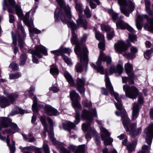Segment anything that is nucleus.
I'll return each mask as SVG.
<instances>
[{
  "mask_svg": "<svg viewBox=\"0 0 153 153\" xmlns=\"http://www.w3.org/2000/svg\"><path fill=\"white\" fill-rule=\"evenodd\" d=\"M61 8L60 10L57 8L55 11L54 17L55 21H57L59 19H60L63 23L67 24L68 27L71 28L72 31L71 42L72 44L76 45L74 51L76 54L84 52L85 49L87 48H85L81 49L76 35L73 31L76 26L74 22L71 20L72 15L70 7L68 6H65L64 5Z\"/></svg>",
  "mask_w": 153,
  "mask_h": 153,
  "instance_id": "nucleus-1",
  "label": "nucleus"
},
{
  "mask_svg": "<svg viewBox=\"0 0 153 153\" xmlns=\"http://www.w3.org/2000/svg\"><path fill=\"white\" fill-rule=\"evenodd\" d=\"M48 120L51 126V131L48 133L50 139L53 144L60 148V152L62 153H85L84 145H80L78 148L74 145H71L70 146L71 151H67L63 147H60V146L61 143L56 141L53 137L54 134L53 131V122L52 120L48 118Z\"/></svg>",
  "mask_w": 153,
  "mask_h": 153,
  "instance_id": "nucleus-2",
  "label": "nucleus"
},
{
  "mask_svg": "<svg viewBox=\"0 0 153 153\" xmlns=\"http://www.w3.org/2000/svg\"><path fill=\"white\" fill-rule=\"evenodd\" d=\"M106 61L108 65H109L110 70L109 71H106V73L109 74H111L113 73H117L119 74H121L123 70V63L121 60L119 61L118 64L117 65L116 68L115 66L112 64H111V59L109 56H106L105 55L102 51L100 52V54L99 56L97 62V64L98 67L101 66L100 65L102 63V61Z\"/></svg>",
  "mask_w": 153,
  "mask_h": 153,
  "instance_id": "nucleus-3",
  "label": "nucleus"
},
{
  "mask_svg": "<svg viewBox=\"0 0 153 153\" xmlns=\"http://www.w3.org/2000/svg\"><path fill=\"white\" fill-rule=\"evenodd\" d=\"M120 114L117 111H116L115 114L117 116H121L122 118L123 123L124 127L126 128V131L129 132L130 134L132 135H137L140 133L141 131L140 128L137 129L135 131L134 129L136 127L135 123H129L130 120L126 114L125 110L124 109L120 112Z\"/></svg>",
  "mask_w": 153,
  "mask_h": 153,
  "instance_id": "nucleus-4",
  "label": "nucleus"
},
{
  "mask_svg": "<svg viewBox=\"0 0 153 153\" xmlns=\"http://www.w3.org/2000/svg\"><path fill=\"white\" fill-rule=\"evenodd\" d=\"M70 96L72 101V106L75 109L76 112L74 123L76 124H77L79 122L80 114L79 112L77 111L76 109L80 110L81 109V106L79 102L80 97L75 91L73 90L70 92Z\"/></svg>",
  "mask_w": 153,
  "mask_h": 153,
  "instance_id": "nucleus-5",
  "label": "nucleus"
},
{
  "mask_svg": "<svg viewBox=\"0 0 153 153\" xmlns=\"http://www.w3.org/2000/svg\"><path fill=\"white\" fill-rule=\"evenodd\" d=\"M105 80L106 88L109 91L111 94L114 97L115 99L117 101V102L115 103L116 107L120 112H121L124 109L123 108L121 103V99L119 97V94L117 93L114 91L112 86L110 83L109 78L106 74H105Z\"/></svg>",
  "mask_w": 153,
  "mask_h": 153,
  "instance_id": "nucleus-6",
  "label": "nucleus"
},
{
  "mask_svg": "<svg viewBox=\"0 0 153 153\" xmlns=\"http://www.w3.org/2000/svg\"><path fill=\"white\" fill-rule=\"evenodd\" d=\"M30 12L26 13L25 15L24 16L22 11L20 8V18L23 19V22L29 27V30L31 33H33L36 34H39L41 33V31L34 27L33 20L30 19L29 20L28 19L29 16Z\"/></svg>",
  "mask_w": 153,
  "mask_h": 153,
  "instance_id": "nucleus-7",
  "label": "nucleus"
},
{
  "mask_svg": "<svg viewBox=\"0 0 153 153\" xmlns=\"http://www.w3.org/2000/svg\"><path fill=\"white\" fill-rule=\"evenodd\" d=\"M76 54L80 59L79 63H78L75 66V69L77 72H81L82 71L83 67L87 68L88 63V51L87 49H85L84 52Z\"/></svg>",
  "mask_w": 153,
  "mask_h": 153,
  "instance_id": "nucleus-8",
  "label": "nucleus"
},
{
  "mask_svg": "<svg viewBox=\"0 0 153 153\" xmlns=\"http://www.w3.org/2000/svg\"><path fill=\"white\" fill-rule=\"evenodd\" d=\"M118 4L120 6L121 12L126 16L128 17L129 12L132 11L134 8L133 3L130 1L127 2L126 0H118Z\"/></svg>",
  "mask_w": 153,
  "mask_h": 153,
  "instance_id": "nucleus-9",
  "label": "nucleus"
},
{
  "mask_svg": "<svg viewBox=\"0 0 153 153\" xmlns=\"http://www.w3.org/2000/svg\"><path fill=\"white\" fill-rule=\"evenodd\" d=\"M75 8L77 11L79 13V18L76 21V23L78 25H81L85 29L87 28L88 23L84 16L82 15L83 9L81 4L78 0H76Z\"/></svg>",
  "mask_w": 153,
  "mask_h": 153,
  "instance_id": "nucleus-10",
  "label": "nucleus"
},
{
  "mask_svg": "<svg viewBox=\"0 0 153 153\" xmlns=\"http://www.w3.org/2000/svg\"><path fill=\"white\" fill-rule=\"evenodd\" d=\"M30 53L32 54L33 61L35 63H38L39 61L36 57L37 56L39 58L42 57L41 53H42L45 55H48L47 52L45 48L43 46H40L38 45L35 47V49L31 50Z\"/></svg>",
  "mask_w": 153,
  "mask_h": 153,
  "instance_id": "nucleus-11",
  "label": "nucleus"
},
{
  "mask_svg": "<svg viewBox=\"0 0 153 153\" xmlns=\"http://www.w3.org/2000/svg\"><path fill=\"white\" fill-rule=\"evenodd\" d=\"M8 4L6 2V0H4L3 4V9L4 10L6 9V7L8 8V11L10 13L16 12L17 16H19V8L18 6L16 5V2L14 0H8Z\"/></svg>",
  "mask_w": 153,
  "mask_h": 153,
  "instance_id": "nucleus-12",
  "label": "nucleus"
},
{
  "mask_svg": "<svg viewBox=\"0 0 153 153\" xmlns=\"http://www.w3.org/2000/svg\"><path fill=\"white\" fill-rule=\"evenodd\" d=\"M123 89L125 92L126 96L130 98L135 99L138 94V90L134 86L130 87L127 85L126 84L123 86Z\"/></svg>",
  "mask_w": 153,
  "mask_h": 153,
  "instance_id": "nucleus-13",
  "label": "nucleus"
},
{
  "mask_svg": "<svg viewBox=\"0 0 153 153\" xmlns=\"http://www.w3.org/2000/svg\"><path fill=\"white\" fill-rule=\"evenodd\" d=\"M81 117L91 123L93 120V117H97V113L95 109L90 110L89 111L84 109L82 111Z\"/></svg>",
  "mask_w": 153,
  "mask_h": 153,
  "instance_id": "nucleus-14",
  "label": "nucleus"
},
{
  "mask_svg": "<svg viewBox=\"0 0 153 153\" xmlns=\"http://www.w3.org/2000/svg\"><path fill=\"white\" fill-rule=\"evenodd\" d=\"M145 133L146 134V142L150 146L153 137V124L150 125L145 129Z\"/></svg>",
  "mask_w": 153,
  "mask_h": 153,
  "instance_id": "nucleus-15",
  "label": "nucleus"
},
{
  "mask_svg": "<svg viewBox=\"0 0 153 153\" xmlns=\"http://www.w3.org/2000/svg\"><path fill=\"white\" fill-rule=\"evenodd\" d=\"M85 80L84 78H78L76 80L77 89L79 93L83 96H85V89L84 87Z\"/></svg>",
  "mask_w": 153,
  "mask_h": 153,
  "instance_id": "nucleus-16",
  "label": "nucleus"
},
{
  "mask_svg": "<svg viewBox=\"0 0 153 153\" xmlns=\"http://www.w3.org/2000/svg\"><path fill=\"white\" fill-rule=\"evenodd\" d=\"M10 101L7 100L3 97L0 96V105L2 108H4L13 103L17 97L16 96H13L10 95L9 96Z\"/></svg>",
  "mask_w": 153,
  "mask_h": 153,
  "instance_id": "nucleus-17",
  "label": "nucleus"
},
{
  "mask_svg": "<svg viewBox=\"0 0 153 153\" xmlns=\"http://www.w3.org/2000/svg\"><path fill=\"white\" fill-rule=\"evenodd\" d=\"M90 126V123H87V124H83L82 128L83 131H87V134L85 136L86 139L91 138L92 135L96 134V131L94 129H88Z\"/></svg>",
  "mask_w": 153,
  "mask_h": 153,
  "instance_id": "nucleus-18",
  "label": "nucleus"
},
{
  "mask_svg": "<svg viewBox=\"0 0 153 153\" xmlns=\"http://www.w3.org/2000/svg\"><path fill=\"white\" fill-rule=\"evenodd\" d=\"M115 50L119 53L124 52L127 49L124 42L122 41H118L114 45Z\"/></svg>",
  "mask_w": 153,
  "mask_h": 153,
  "instance_id": "nucleus-19",
  "label": "nucleus"
},
{
  "mask_svg": "<svg viewBox=\"0 0 153 153\" xmlns=\"http://www.w3.org/2000/svg\"><path fill=\"white\" fill-rule=\"evenodd\" d=\"M0 139L2 140H6L7 145L9 146L10 150V153H14L15 150V143L12 141L11 144L10 143V140L8 138V136H7V138H6L5 137H3L0 134Z\"/></svg>",
  "mask_w": 153,
  "mask_h": 153,
  "instance_id": "nucleus-20",
  "label": "nucleus"
},
{
  "mask_svg": "<svg viewBox=\"0 0 153 153\" xmlns=\"http://www.w3.org/2000/svg\"><path fill=\"white\" fill-rule=\"evenodd\" d=\"M44 109L47 114L50 115H57L59 113L55 109L53 108L49 105H46L44 108Z\"/></svg>",
  "mask_w": 153,
  "mask_h": 153,
  "instance_id": "nucleus-21",
  "label": "nucleus"
},
{
  "mask_svg": "<svg viewBox=\"0 0 153 153\" xmlns=\"http://www.w3.org/2000/svg\"><path fill=\"white\" fill-rule=\"evenodd\" d=\"M33 104L32 106V110L34 112L33 116L32 117L31 122L34 123L36 120V114L34 113L38 111V108L37 107V98L35 96H33Z\"/></svg>",
  "mask_w": 153,
  "mask_h": 153,
  "instance_id": "nucleus-22",
  "label": "nucleus"
},
{
  "mask_svg": "<svg viewBox=\"0 0 153 153\" xmlns=\"http://www.w3.org/2000/svg\"><path fill=\"white\" fill-rule=\"evenodd\" d=\"M124 68L127 74L130 77L134 75L133 73V66L132 64H131L129 62L125 64Z\"/></svg>",
  "mask_w": 153,
  "mask_h": 153,
  "instance_id": "nucleus-23",
  "label": "nucleus"
},
{
  "mask_svg": "<svg viewBox=\"0 0 153 153\" xmlns=\"http://www.w3.org/2000/svg\"><path fill=\"white\" fill-rule=\"evenodd\" d=\"M139 107L138 104L134 105L133 107L132 119L134 120L137 117L139 113Z\"/></svg>",
  "mask_w": 153,
  "mask_h": 153,
  "instance_id": "nucleus-24",
  "label": "nucleus"
},
{
  "mask_svg": "<svg viewBox=\"0 0 153 153\" xmlns=\"http://www.w3.org/2000/svg\"><path fill=\"white\" fill-rule=\"evenodd\" d=\"M100 136L102 140L104 141L105 145L107 146L110 145L113 141V139L112 138H106L104 134H101Z\"/></svg>",
  "mask_w": 153,
  "mask_h": 153,
  "instance_id": "nucleus-25",
  "label": "nucleus"
},
{
  "mask_svg": "<svg viewBox=\"0 0 153 153\" xmlns=\"http://www.w3.org/2000/svg\"><path fill=\"white\" fill-rule=\"evenodd\" d=\"M64 76L67 79L68 82L71 86H74L75 83L70 74L67 71L64 73Z\"/></svg>",
  "mask_w": 153,
  "mask_h": 153,
  "instance_id": "nucleus-26",
  "label": "nucleus"
},
{
  "mask_svg": "<svg viewBox=\"0 0 153 153\" xmlns=\"http://www.w3.org/2000/svg\"><path fill=\"white\" fill-rule=\"evenodd\" d=\"M8 120L7 118L4 117L0 118V124L1 128H6L8 127Z\"/></svg>",
  "mask_w": 153,
  "mask_h": 153,
  "instance_id": "nucleus-27",
  "label": "nucleus"
},
{
  "mask_svg": "<svg viewBox=\"0 0 153 153\" xmlns=\"http://www.w3.org/2000/svg\"><path fill=\"white\" fill-rule=\"evenodd\" d=\"M46 117L45 116H42L40 118V120L44 126V129L45 131L43 133V135L44 137L46 136L45 134L46 132L48 131L47 125L46 122Z\"/></svg>",
  "mask_w": 153,
  "mask_h": 153,
  "instance_id": "nucleus-28",
  "label": "nucleus"
},
{
  "mask_svg": "<svg viewBox=\"0 0 153 153\" xmlns=\"http://www.w3.org/2000/svg\"><path fill=\"white\" fill-rule=\"evenodd\" d=\"M127 25V23L122 20L119 21L116 23L117 27L120 28L122 29H126Z\"/></svg>",
  "mask_w": 153,
  "mask_h": 153,
  "instance_id": "nucleus-29",
  "label": "nucleus"
},
{
  "mask_svg": "<svg viewBox=\"0 0 153 153\" xmlns=\"http://www.w3.org/2000/svg\"><path fill=\"white\" fill-rule=\"evenodd\" d=\"M63 128L64 129L67 130L69 131L71 129L73 128L75 126V125L71 122H67L66 124H63Z\"/></svg>",
  "mask_w": 153,
  "mask_h": 153,
  "instance_id": "nucleus-30",
  "label": "nucleus"
},
{
  "mask_svg": "<svg viewBox=\"0 0 153 153\" xmlns=\"http://www.w3.org/2000/svg\"><path fill=\"white\" fill-rule=\"evenodd\" d=\"M137 144V140H135L132 144H129L128 146H127V148L129 152L131 153L134 150V148L136 146Z\"/></svg>",
  "mask_w": 153,
  "mask_h": 153,
  "instance_id": "nucleus-31",
  "label": "nucleus"
},
{
  "mask_svg": "<svg viewBox=\"0 0 153 153\" xmlns=\"http://www.w3.org/2000/svg\"><path fill=\"white\" fill-rule=\"evenodd\" d=\"M95 37L96 38L100 41H103L104 40V35L99 31H96Z\"/></svg>",
  "mask_w": 153,
  "mask_h": 153,
  "instance_id": "nucleus-32",
  "label": "nucleus"
},
{
  "mask_svg": "<svg viewBox=\"0 0 153 153\" xmlns=\"http://www.w3.org/2000/svg\"><path fill=\"white\" fill-rule=\"evenodd\" d=\"M145 1L146 11L149 14L152 15V12L149 9L150 4L149 1V0H145Z\"/></svg>",
  "mask_w": 153,
  "mask_h": 153,
  "instance_id": "nucleus-33",
  "label": "nucleus"
},
{
  "mask_svg": "<svg viewBox=\"0 0 153 153\" xmlns=\"http://www.w3.org/2000/svg\"><path fill=\"white\" fill-rule=\"evenodd\" d=\"M144 27L149 31L153 30V18L150 19V25L148 26L146 25H144Z\"/></svg>",
  "mask_w": 153,
  "mask_h": 153,
  "instance_id": "nucleus-34",
  "label": "nucleus"
},
{
  "mask_svg": "<svg viewBox=\"0 0 153 153\" xmlns=\"http://www.w3.org/2000/svg\"><path fill=\"white\" fill-rule=\"evenodd\" d=\"M150 149V147L144 145L142 147L141 151H140L138 153H149Z\"/></svg>",
  "mask_w": 153,
  "mask_h": 153,
  "instance_id": "nucleus-35",
  "label": "nucleus"
},
{
  "mask_svg": "<svg viewBox=\"0 0 153 153\" xmlns=\"http://www.w3.org/2000/svg\"><path fill=\"white\" fill-rule=\"evenodd\" d=\"M108 13L112 17L113 20H116L118 18V14L114 12L112 10H109L108 11Z\"/></svg>",
  "mask_w": 153,
  "mask_h": 153,
  "instance_id": "nucleus-36",
  "label": "nucleus"
},
{
  "mask_svg": "<svg viewBox=\"0 0 153 153\" xmlns=\"http://www.w3.org/2000/svg\"><path fill=\"white\" fill-rule=\"evenodd\" d=\"M84 13L87 18H90L91 16V14L88 7L87 6L85 8L84 10Z\"/></svg>",
  "mask_w": 153,
  "mask_h": 153,
  "instance_id": "nucleus-37",
  "label": "nucleus"
},
{
  "mask_svg": "<svg viewBox=\"0 0 153 153\" xmlns=\"http://www.w3.org/2000/svg\"><path fill=\"white\" fill-rule=\"evenodd\" d=\"M152 51L151 50H149L146 51L144 53V56L145 58L147 59H149L151 56V55L152 53Z\"/></svg>",
  "mask_w": 153,
  "mask_h": 153,
  "instance_id": "nucleus-38",
  "label": "nucleus"
},
{
  "mask_svg": "<svg viewBox=\"0 0 153 153\" xmlns=\"http://www.w3.org/2000/svg\"><path fill=\"white\" fill-rule=\"evenodd\" d=\"M123 56L128 59H130L135 58V56L133 54L130 53H125L123 54Z\"/></svg>",
  "mask_w": 153,
  "mask_h": 153,
  "instance_id": "nucleus-39",
  "label": "nucleus"
},
{
  "mask_svg": "<svg viewBox=\"0 0 153 153\" xmlns=\"http://www.w3.org/2000/svg\"><path fill=\"white\" fill-rule=\"evenodd\" d=\"M50 73L52 75L57 74H59V71L56 67H52L50 70Z\"/></svg>",
  "mask_w": 153,
  "mask_h": 153,
  "instance_id": "nucleus-40",
  "label": "nucleus"
},
{
  "mask_svg": "<svg viewBox=\"0 0 153 153\" xmlns=\"http://www.w3.org/2000/svg\"><path fill=\"white\" fill-rule=\"evenodd\" d=\"M51 52L56 55H61L62 54V48L60 47L57 50L51 51Z\"/></svg>",
  "mask_w": 153,
  "mask_h": 153,
  "instance_id": "nucleus-41",
  "label": "nucleus"
},
{
  "mask_svg": "<svg viewBox=\"0 0 153 153\" xmlns=\"http://www.w3.org/2000/svg\"><path fill=\"white\" fill-rule=\"evenodd\" d=\"M140 17H138L136 21V25L137 29L139 30H140L142 28V26L140 25Z\"/></svg>",
  "mask_w": 153,
  "mask_h": 153,
  "instance_id": "nucleus-42",
  "label": "nucleus"
},
{
  "mask_svg": "<svg viewBox=\"0 0 153 153\" xmlns=\"http://www.w3.org/2000/svg\"><path fill=\"white\" fill-rule=\"evenodd\" d=\"M100 128L101 131L105 134L107 137H109L110 135V133H109L106 129L103 127L101 126L100 127Z\"/></svg>",
  "mask_w": 153,
  "mask_h": 153,
  "instance_id": "nucleus-43",
  "label": "nucleus"
},
{
  "mask_svg": "<svg viewBox=\"0 0 153 153\" xmlns=\"http://www.w3.org/2000/svg\"><path fill=\"white\" fill-rule=\"evenodd\" d=\"M26 56L25 54L22 55L21 57V64L23 65L25 64L26 61Z\"/></svg>",
  "mask_w": 153,
  "mask_h": 153,
  "instance_id": "nucleus-44",
  "label": "nucleus"
},
{
  "mask_svg": "<svg viewBox=\"0 0 153 153\" xmlns=\"http://www.w3.org/2000/svg\"><path fill=\"white\" fill-rule=\"evenodd\" d=\"M9 67L10 68H11L13 70L16 71L17 69H18V64H17L16 62H13L12 63H11L10 66Z\"/></svg>",
  "mask_w": 153,
  "mask_h": 153,
  "instance_id": "nucleus-45",
  "label": "nucleus"
},
{
  "mask_svg": "<svg viewBox=\"0 0 153 153\" xmlns=\"http://www.w3.org/2000/svg\"><path fill=\"white\" fill-rule=\"evenodd\" d=\"M12 37L13 38V42L14 45L15 46L16 44V38L19 37V36L18 34L17 35H16L14 36L13 35L12 32L11 33Z\"/></svg>",
  "mask_w": 153,
  "mask_h": 153,
  "instance_id": "nucleus-46",
  "label": "nucleus"
},
{
  "mask_svg": "<svg viewBox=\"0 0 153 153\" xmlns=\"http://www.w3.org/2000/svg\"><path fill=\"white\" fill-rule=\"evenodd\" d=\"M19 74L18 73H16L11 74L10 75L9 77L10 79H15L19 77Z\"/></svg>",
  "mask_w": 153,
  "mask_h": 153,
  "instance_id": "nucleus-47",
  "label": "nucleus"
},
{
  "mask_svg": "<svg viewBox=\"0 0 153 153\" xmlns=\"http://www.w3.org/2000/svg\"><path fill=\"white\" fill-rule=\"evenodd\" d=\"M128 38L131 42H134L136 40V36L133 34H129L128 35Z\"/></svg>",
  "mask_w": 153,
  "mask_h": 153,
  "instance_id": "nucleus-48",
  "label": "nucleus"
},
{
  "mask_svg": "<svg viewBox=\"0 0 153 153\" xmlns=\"http://www.w3.org/2000/svg\"><path fill=\"white\" fill-rule=\"evenodd\" d=\"M104 40L103 41H101L98 44V47L99 48L102 50H103L105 49V44H104Z\"/></svg>",
  "mask_w": 153,
  "mask_h": 153,
  "instance_id": "nucleus-49",
  "label": "nucleus"
},
{
  "mask_svg": "<svg viewBox=\"0 0 153 153\" xmlns=\"http://www.w3.org/2000/svg\"><path fill=\"white\" fill-rule=\"evenodd\" d=\"M101 29L102 30H104L107 32L110 29V27L105 25H102L101 26Z\"/></svg>",
  "mask_w": 153,
  "mask_h": 153,
  "instance_id": "nucleus-50",
  "label": "nucleus"
},
{
  "mask_svg": "<svg viewBox=\"0 0 153 153\" xmlns=\"http://www.w3.org/2000/svg\"><path fill=\"white\" fill-rule=\"evenodd\" d=\"M43 147L45 153H49V149L47 144H44Z\"/></svg>",
  "mask_w": 153,
  "mask_h": 153,
  "instance_id": "nucleus-51",
  "label": "nucleus"
},
{
  "mask_svg": "<svg viewBox=\"0 0 153 153\" xmlns=\"http://www.w3.org/2000/svg\"><path fill=\"white\" fill-rule=\"evenodd\" d=\"M63 58L65 62L68 65L71 64V62L69 59L65 55L63 56Z\"/></svg>",
  "mask_w": 153,
  "mask_h": 153,
  "instance_id": "nucleus-52",
  "label": "nucleus"
},
{
  "mask_svg": "<svg viewBox=\"0 0 153 153\" xmlns=\"http://www.w3.org/2000/svg\"><path fill=\"white\" fill-rule=\"evenodd\" d=\"M62 53H70L71 52V50L69 48H65L62 49Z\"/></svg>",
  "mask_w": 153,
  "mask_h": 153,
  "instance_id": "nucleus-53",
  "label": "nucleus"
},
{
  "mask_svg": "<svg viewBox=\"0 0 153 153\" xmlns=\"http://www.w3.org/2000/svg\"><path fill=\"white\" fill-rule=\"evenodd\" d=\"M20 30L21 34V36L22 37H24L26 36L25 33V31L23 27L22 26H21L20 25Z\"/></svg>",
  "mask_w": 153,
  "mask_h": 153,
  "instance_id": "nucleus-54",
  "label": "nucleus"
},
{
  "mask_svg": "<svg viewBox=\"0 0 153 153\" xmlns=\"http://www.w3.org/2000/svg\"><path fill=\"white\" fill-rule=\"evenodd\" d=\"M131 52L133 53H135L138 52V49L136 47L132 46L130 48Z\"/></svg>",
  "mask_w": 153,
  "mask_h": 153,
  "instance_id": "nucleus-55",
  "label": "nucleus"
},
{
  "mask_svg": "<svg viewBox=\"0 0 153 153\" xmlns=\"http://www.w3.org/2000/svg\"><path fill=\"white\" fill-rule=\"evenodd\" d=\"M114 36V33L112 32L111 33H108L107 35V38L108 40L111 39Z\"/></svg>",
  "mask_w": 153,
  "mask_h": 153,
  "instance_id": "nucleus-56",
  "label": "nucleus"
},
{
  "mask_svg": "<svg viewBox=\"0 0 153 153\" xmlns=\"http://www.w3.org/2000/svg\"><path fill=\"white\" fill-rule=\"evenodd\" d=\"M97 70L98 72H99L101 74H103L104 73L103 69V67L102 66H99L98 67V68L97 69Z\"/></svg>",
  "mask_w": 153,
  "mask_h": 153,
  "instance_id": "nucleus-57",
  "label": "nucleus"
},
{
  "mask_svg": "<svg viewBox=\"0 0 153 153\" xmlns=\"http://www.w3.org/2000/svg\"><path fill=\"white\" fill-rule=\"evenodd\" d=\"M28 139H29V141L30 142H31L34 141L35 139L34 137H33L32 134H29Z\"/></svg>",
  "mask_w": 153,
  "mask_h": 153,
  "instance_id": "nucleus-58",
  "label": "nucleus"
},
{
  "mask_svg": "<svg viewBox=\"0 0 153 153\" xmlns=\"http://www.w3.org/2000/svg\"><path fill=\"white\" fill-rule=\"evenodd\" d=\"M35 90L34 88L33 87H31L30 90L28 91L29 96L30 97H32L33 95V93L32 92L34 91Z\"/></svg>",
  "mask_w": 153,
  "mask_h": 153,
  "instance_id": "nucleus-59",
  "label": "nucleus"
},
{
  "mask_svg": "<svg viewBox=\"0 0 153 153\" xmlns=\"http://www.w3.org/2000/svg\"><path fill=\"white\" fill-rule=\"evenodd\" d=\"M126 29L128 31L130 32L133 33L134 32V29L128 24L127 25Z\"/></svg>",
  "mask_w": 153,
  "mask_h": 153,
  "instance_id": "nucleus-60",
  "label": "nucleus"
},
{
  "mask_svg": "<svg viewBox=\"0 0 153 153\" xmlns=\"http://www.w3.org/2000/svg\"><path fill=\"white\" fill-rule=\"evenodd\" d=\"M87 1H88L89 2V4H90V6L92 8L94 9L96 7V4H94V3H93V2H92L91 1H90V0H89V1H87Z\"/></svg>",
  "mask_w": 153,
  "mask_h": 153,
  "instance_id": "nucleus-61",
  "label": "nucleus"
},
{
  "mask_svg": "<svg viewBox=\"0 0 153 153\" xmlns=\"http://www.w3.org/2000/svg\"><path fill=\"white\" fill-rule=\"evenodd\" d=\"M50 90L53 92H56L58 91L59 89L56 87L54 86L51 87L50 89Z\"/></svg>",
  "mask_w": 153,
  "mask_h": 153,
  "instance_id": "nucleus-62",
  "label": "nucleus"
},
{
  "mask_svg": "<svg viewBox=\"0 0 153 153\" xmlns=\"http://www.w3.org/2000/svg\"><path fill=\"white\" fill-rule=\"evenodd\" d=\"M58 3L59 4L61 8H62V7L65 5L63 0H56Z\"/></svg>",
  "mask_w": 153,
  "mask_h": 153,
  "instance_id": "nucleus-63",
  "label": "nucleus"
},
{
  "mask_svg": "<svg viewBox=\"0 0 153 153\" xmlns=\"http://www.w3.org/2000/svg\"><path fill=\"white\" fill-rule=\"evenodd\" d=\"M149 115L151 118L153 119V108H151L150 109Z\"/></svg>",
  "mask_w": 153,
  "mask_h": 153,
  "instance_id": "nucleus-64",
  "label": "nucleus"
}]
</instances>
